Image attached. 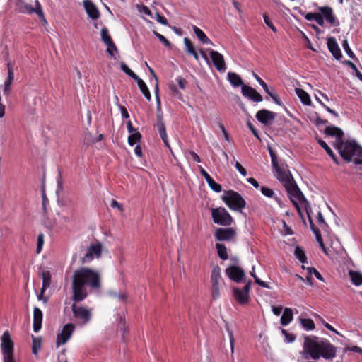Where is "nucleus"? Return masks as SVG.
<instances>
[{
  "instance_id": "e2e57ef3",
  "label": "nucleus",
  "mask_w": 362,
  "mask_h": 362,
  "mask_svg": "<svg viewBox=\"0 0 362 362\" xmlns=\"http://www.w3.org/2000/svg\"><path fill=\"white\" fill-rule=\"evenodd\" d=\"M235 167L242 175L245 176L247 175L246 170L238 162L235 163Z\"/></svg>"
},
{
  "instance_id": "ddd939ff",
  "label": "nucleus",
  "mask_w": 362,
  "mask_h": 362,
  "mask_svg": "<svg viewBox=\"0 0 362 362\" xmlns=\"http://www.w3.org/2000/svg\"><path fill=\"white\" fill-rule=\"evenodd\" d=\"M1 347L4 357L13 356V342L8 331H5L1 336Z\"/></svg>"
},
{
  "instance_id": "b1692460",
  "label": "nucleus",
  "mask_w": 362,
  "mask_h": 362,
  "mask_svg": "<svg viewBox=\"0 0 362 362\" xmlns=\"http://www.w3.org/2000/svg\"><path fill=\"white\" fill-rule=\"evenodd\" d=\"M83 5L87 14L91 19L96 20L99 18V11L91 1L85 0L83 1Z\"/></svg>"
},
{
  "instance_id": "c756f323",
  "label": "nucleus",
  "mask_w": 362,
  "mask_h": 362,
  "mask_svg": "<svg viewBox=\"0 0 362 362\" xmlns=\"http://www.w3.org/2000/svg\"><path fill=\"white\" fill-rule=\"evenodd\" d=\"M228 79L234 87H242L244 85L240 76L235 72H228Z\"/></svg>"
},
{
  "instance_id": "f257e3e1",
  "label": "nucleus",
  "mask_w": 362,
  "mask_h": 362,
  "mask_svg": "<svg viewBox=\"0 0 362 362\" xmlns=\"http://www.w3.org/2000/svg\"><path fill=\"white\" fill-rule=\"evenodd\" d=\"M269 152L271 156L272 165L275 170L276 178L283 184L291 201L298 210L299 214L301 215V211L298 204H304L305 208H307V205H308V201L296 185L290 171L288 170L287 165L278 163L277 156L270 147H269ZM306 211L308 214H309L308 209H306Z\"/></svg>"
},
{
  "instance_id": "412c9836",
  "label": "nucleus",
  "mask_w": 362,
  "mask_h": 362,
  "mask_svg": "<svg viewBox=\"0 0 362 362\" xmlns=\"http://www.w3.org/2000/svg\"><path fill=\"white\" fill-rule=\"evenodd\" d=\"M6 67L8 70V76L4 83L3 92L4 95L8 96L11 93V86L14 79L13 68L11 62H7Z\"/></svg>"
},
{
  "instance_id": "bf43d9fd",
  "label": "nucleus",
  "mask_w": 362,
  "mask_h": 362,
  "mask_svg": "<svg viewBox=\"0 0 362 362\" xmlns=\"http://www.w3.org/2000/svg\"><path fill=\"white\" fill-rule=\"evenodd\" d=\"M317 221L320 226L322 227V228L327 227V224L325 223V221L321 212H318L317 214Z\"/></svg>"
},
{
  "instance_id": "4d7b16f0",
  "label": "nucleus",
  "mask_w": 362,
  "mask_h": 362,
  "mask_svg": "<svg viewBox=\"0 0 362 362\" xmlns=\"http://www.w3.org/2000/svg\"><path fill=\"white\" fill-rule=\"evenodd\" d=\"M107 46V52L111 56V57H114L115 56V53H117V48L116 47V45H115V43L112 42V45H110V47L109 45H106Z\"/></svg>"
},
{
  "instance_id": "3c124183",
  "label": "nucleus",
  "mask_w": 362,
  "mask_h": 362,
  "mask_svg": "<svg viewBox=\"0 0 362 362\" xmlns=\"http://www.w3.org/2000/svg\"><path fill=\"white\" fill-rule=\"evenodd\" d=\"M315 238H316V240L317 241V243H319L320 245V247H321V249L322 250V251L326 254L327 255V248L325 247V244L323 243V240H322V236L320 235V232H315Z\"/></svg>"
},
{
  "instance_id": "6ab92c4d",
  "label": "nucleus",
  "mask_w": 362,
  "mask_h": 362,
  "mask_svg": "<svg viewBox=\"0 0 362 362\" xmlns=\"http://www.w3.org/2000/svg\"><path fill=\"white\" fill-rule=\"evenodd\" d=\"M241 90L244 97L253 102L259 103L263 100L262 96L255 88L249 86L243 85Z\"/></svg>"
},
{
  "instance_id": "a19ab883",
  "label": "nucleus",
  "mask_w": 362,
  "mask_h": 362,
  "mask_svg": "<svg viewBox=\"0 0 362 362\" xmlns=\"http://www.w3.org/2000/svg\"><path fill=\"white\" fill-rule=\"evenodd\" d=\"M141 139V134L139 132H135L134 134H131L128 137V143L130 146H134L137 142L140 141Z\"/></svg>"
},
{
  "instance_id": "423d86ee",
  "label": "nucleus",
  "mask_w": 362,
  "mask_h": 362,
  "mask_svg": "<svg viewBox=\"0 0 362 362\" xmlns=\"http://www.w3.org/2000/svg\"><path fill=\"white\" fill-rule=\"evenodd\" d=\"M313 342L311 336L305 337L303 346V350L300 351V357L298 358V362H305V360L310 358L313 360L319 359V355L317 351H315Z\"/></svg>"
},
{
  "instance_id": "a211bd4d",
  "label": "nucleus",
  "mask_w": 362,
  "mask_h": 362,
  "mask_svg": "<svg viewBox=\"0 0 362 362\" xmlns=\"http://www.w3.org/2000/svg\"><path fill=\"white\" fill-rule=\"evenodd\" d=\"M21 11L23 13H28V14L36 13L45 23H47V22L45 19V15L43 13L42 6L37 0L35 1V8H33L30 4H25L22 8Z\"/></svg>"
},
{
  "instance_id": "c03bdc74",
  "label": "nucleus",
  "mask_w": 362,
  "mask_h": 362,
  "mask_svg": "<svg viewBox=\"0 0 362 362\" xmlns=\"http://www.w3.org/2000/svg\"><path fill=\"white\" fill-rule=\"evenodd\" d=\"M120 68L125 74H127L132 78H137L138 76L136 74H134L124 62H121Z\"/></svg>"
},
{
  "instance_id": "8fccbe9b",
  "label": "nucleus",
  "mask_w": 362,
  "mask_h": 362,
  "mask_svg": "<svg viewBox=\"0 0 362 362\" xmlns=\"http://www.w3.org/2000/svg\"><path fill=\"white\" fill-rule=\"evenodd\" d=\"M281 333L285 337L286 341L288 343H291L295 341L296 336L292 333H288L286 329H281Z\"/></svg>"
},
{
  "instance_id": "c9c22d12",
  "label": "nucleus",
  "mask_w": 362,
  "mask_h": 362,
  "mask_svg": "<svg viewBox=\"0 0 362 362\" xmlns=\"http://www.w3.org/2000/svg\"><path fill=\"white\" fill-rule=\"evenodd\" d=\"M349 276L352 283L356 286L362 284V274L358 272L350 271Z\"/></svg>"
},
{
  "instance_id": "a18cd8bd",
  "label": "nucleus",
  "mask_w": 362,
  "mask_h": 362,
  "mask_svg": "<svg viewBox=\"0 0 362 362\" xmlns=\"http://www.w3.org/2000/svg\"><path fill=\"white\" fill-rule=\"evenodd\" d=\"M210 188L216 192H221L222 191V186L216 182L212 178L207 182Z\"/></svg>"
},
{
  "instance_id": "ea45409f",
  "label": "nucleus",
  "mask_w": 362,
  "mask_h": 362,
  "mask_svg": "<svg viewBox=\"0 0 362 362\" xmlns=\"http://www.w3.org/2000/svg\"><path fill=\"white\" fill-rule=\"evenodd\" d=\"M41 348V339L33 336L32 352L35 356H37L38 351Z\"/></svg>"
},
{
  "instance_id": "cd10ccee",
  "label": "nucleus",
  "mask_w": 362,
  "mask_h": 362,
  "mask_svg": "<svg viewBox=\"0 0 362 362\" xmlns=\"http://www.w3.org/2000/svg\"><path fill=\"white\" fill-rule=\"evenodd\" d=\"M184 44L185 47V51L187 52V53L189 55L193 56L195 60L199 61V55L192 41L189 38L185 37Z\"/></svg>"
},
{
  "instance_id": "9b49d317",
  "label": "nucleus",
  "mask_w": 362,
  "mask_h": 362,
  "mask_svg": "<svg viewBox=\"0 0 362 362\" xmlns=\"http://www.w3.org/2000/svg\"><path fill=\"white\" fill-rule=\"evenodd\" d=\"M251 281L247 282L243 289L238 288H233V296L236 301L240 304H245L249 300V292L251 288Z\"/></svg>"
},
{
  "instance_id": "a878e982",
  "label": "nucleus",
  "mask_w": 362,
  "mask_h": 362,
  "mask_svg": "<svg viewBox=\"0 0 362 362\" xmlns=\"http://www.w3.org/2000/svg\"><path fill=\"white\" fill-rule=\"evenodd\" d=\"M318 10L322 13L323 18H325L327 21L332 25H335L336 18L333 14L332 9L329 6H322L319 7Z\"/></svg>"
},
{
  "instance_id": "7c9ffc66",
  "label": "nucleus",
  "mask_w": 362,
  "mask_h": 362,
  "mask_svg": "<svg viewBox=\"0 0 362 362\" xmlns=\"http://www.w3.org/2000/svg\"><path fill=\"white\" fill-rule=\"evenodd\" d=\"M293 310L291 308H286L281 317V324L283 326L288 325L293 320Z\"/></svg>"
},
{
  "instance_id": "79ce46f5",
  "label": "nucleus",
  "mask_w": 362,
  "mask_h": 362,
  "mask_svg": "<svg viewBox=\"0 0 362 362\" xmlns=\"http://www.w3.org/2000/svg\"><path fill=\"white\" fill-rule=\"evenodd\" d=\"M294 254L301 263L306 262L307 257L304 251L298 246L296 247Z\"/></svg>"
},
{
  "instance_id": "473e14b6",
  "label": "nucleus",
  "mask_w": 362,
  "mask_h": 362,
  "mask_svg": "<svg viewBox=\"0 0 362 362\" xmlns=\"http://www.w3.org/2000/svg\"><path fill=\"white\" fill-rule=\"evenodd\" d=\"M296 93L302 103L306 105H310L311 100L310 95L304 90L301 88H296Z\"/></svg>"
},
{
  "instance_id": "7ed1b4c3",
  "label": "nucleus",
  "mask_w": 362,
  "mask_h": 362,
  "mask_svg": "<svg viewBox=\"0 0 362 362\" xmlns=\"http://www.w3.org/2000/svg\"><path fill=\"white\" fill-rule=\"evenodd\" d=\"M314 345L315 351L320 357L328 361H332L337 356V347L326 339H319L317 337L311 336Z\"/></svg>"
},
{
  "instance_id": "680f3d73",
  "label": "nucleus",
  "mask_w": 362,
  "mask_h": 362,
  "mask_svg": "<svg viewBox=\"0 0 362 362\" xmlns=\"http://www.w3.org/2000/svg\"><path fill=\"white\" fill-rule=\"evenodd\" d=\"M320 13H308L305 18L308 21H316L317 17L318 16Z\"/></svg>"
},
{
  "instance_id": "bb28decb",
  "label": "nucleus",
  "mask_w": 362,
  "mask_h": 362,
  "mask_svg": "<svg viewBox=\"0 0 362 362\" xmlns=\"http://www.w3.org/2000/svg\"><path fill=\"white\" fill-rule=\"evenodd\" d=\"M42 286L40 291V293L38 296V300H40L42 297L45 291L50 286L51 284V274L49 271H45L42 274Z\"/></svg>"
},
{
  "instance_id": "393cba45",
  "label": "nucleus",
  "mask_w": 362,
  "mask_h": 362,
  "mask_svg": "<svg viewBox=\"0 0 362 362\" xmlns=\"http://www.w3.org/2000/svg\"><path fill=\"white\" fill-rule=\"evenodd\" d=\"M42 312L37 307L33 309V330L35 332H39L42 327Z\"/></svg>"
},
{
  "instance_id": "dca6fc26",
  "label": "nucleus",
  "mask_w": 362,
  "mask_h": 362,
  "mask_svg": "<svg viewBox=\"0 0 362 362\" xmlns=\"http://www.w3.org/2000/svg\"><path fill=\"white\" fill-rule=\"evenodd\" d=\"M209 53L216 69L219 71H226V65L223 56L217 51H214L213 49H209Z\"/></svg>"
},
{
  "instance_id": "2eb2a0df",
  "label": "nucleus",
  "mask_w": 362,
  "mask_h": 362,
  "mask_svg": "<svg viewBox=\"0 0 362 362\" xmlns=\"http://www.w3.org/2000/svg\"><path fill=\"white\" fill-rule=\"evenodd\" d=\"M235 235L236 230L233 228H218L214 233V236L218 241H229Z\"/></svg>"
},
{
  "instance_id": "1a4fd4ad",
  "label": "nucleus",
  "mask_w": 362,
  "mask_h": 362,
  "mask_svg": "<svg viewBox=\"0 0 362 362\" xmlns=\"http://www.w3.org/2000/svg\"><path fill=\"white\" fill-rule=\"evenodd\" d=\"M221 280V268L218 266H215L211 274V293L214 300L218 299L220 296V281Z\"/></svg>"
},
{
  "instance_id": "5fc2aeb1",
  "label": "nucleus",
  "mask_w": 362,
  "mask_h": 362,
  "mask_svg": "<svg viewBox=\"0 0 362 362\" xmlns=\"http://www.w3.org/2000/svg\"><path fill=\"white\" fill-rule=\"evenodd\" d=\"M308 271L309 274H311V275H312V274H314V275H315V276L317 279H319V280H320V281H324V278L322 277V275L320 274V273L317 270H316L315 268H313V267H308Z\"/></svg>"
},
{
  "instance_id": "0e129e2a",
  "label": "nucleus",
  "mask_w": 362,
  "mask_h": 362,
  "mask_svg": "<svg viewBox=\"0 0 362 362\" xmlns=\"http://www.w3.org/2000/svg\"><path fill=\"white\" fill-rule=\"evenodd\" d=\"M199 170L201 175L205 178L206 182L212 178L202 166H199Z\"/></svg>"
},
{
  "instance_id": "de8ad7c7",
  "label": "nucleus",
  "mask_w": 362,
  "mask_h": 362,
  "mask_svg": "<svg viewBox=\"0 0 362 362\" xmlns=\"http://www.w3.org/2000/svg\"><path fill=\"white\" fill-rule=\"evenodd\" d=\"M253 76L258 81L259 85L263 88L264 91L267 94H270L271 91L269 90V89L267 85L266 84V83L258 75H257L255 73H253Z\"/></svg>"
},
{
  "instance_id": "4c0bfd02",
  "label": "nucleus",
  "mask_w": 362,
  "mask_h": 362,
  "mask_svg": "<svg viewBox=\"0 0 362 362\" xmlns=\"http://www.w3.org/2000/svg\"><path fill=\"white\" fill-rule=\"evenodd\" d=\"M108 295L111 298L117 300L119 302H122V303H124L126 302L127 296L125 293H118L115 291H110L108 292Z\"/></svg>"
},
{
  "instance_id": "13d9d810",
  "label": "nucleus",
  "mask_w": 362,
  "mask_h": 362,
  "mask_svg": "<svg viewBox=\"0 0 362 362\" xmlns=\"http://www.w3.org/2000/svg\"><path fill=\"white\" fill-rule=\"evenodd\" d=\"M156 21L162 25H168V20L163 16H161L159 13H156Z\"/></svg>"
},
{
  "instance_id": "6e6d98bb",
  "label": "nucleus",
  "mask_w": 362,
  "mask_h": 362,
  "mask_svg": "<svg viewBox=\"0 0 362 362\" xmlns=\"http://www.w3.org/2000/svg\"><path fill=\"white\" fill-rule=\"evenodd\" d=\"M261 192L265 197H272L274 194V191L272 189L267 187H262Z\"/></svg>"
},
{
  "instance_id": "f8f14e48",
  "label": "nucleus",
  "mask_w": 362,
  "mask_h": 362,
  "mask_svg": "<svg viewBox=\"0 0 362 362\" xmlns=\"http://www.w3.org/2000/svg\"><path fill=\"white\" fill-rule=\"evenodd\" d=\"M102 252V245L100 243H92L89 245L86 254L82 257V263L92 261L94 257L98 258Z\"/></svg>"
},
{
  "instance_id": "58836bf2",
  "label": "nucleus",
  "mask_w": 362,
  "mask_h": 362,
  "mask_svg": "<svg viewBox=\"0 0 362 362\" xmlns=\"http://www.w3.org/2000/svg\"><path fill=\"white\" fill-rule=\"evenodd\" d=\"M101 39L106 45H112V40L108 33V30L103 28L101 30Z\"/></svg>"
},
{
  "instance_id": "20e7f679",
  "label": "nucleus",
  "mask_w": 362,
  "mask_h": 362,
  "mask_svg": "<svg viewBox=\"0 0 362 362\" xmlns=\"http://www.w3.org/2000/svg\"><path fill=\"white\" fill-rule=\"evenodd\" d=\"M341 157L350 162L354 156H362V148L355 141H341L335 147Z\"/></svg>"
},
{
  "instance_id": "6e6552de",
  "label": "nucleus",
  "mask_w": 362,
  "mask_h": 362,
  "mask_svg": "<svg viewBox=\"0 0 362 362\" xmlns=\"http://www.w3.org/2000/svg\"><path fill=\"white\" fill-rule=\"evenodd\" d=\"M211 217L215 223L224 226H230L233 221L230 214L223 207L212 209Z\"/></svg>"
},
{
  "instance_id": "39448f33",
  "label": "nucleus",
  "mask_w": 362,
  "mask_h": 362,
  "mask_svg": "<svg viewBox=\"0 0 362 362\" xmlns=\"http://www.w3.org/2000/svg\"><path fill=\"white\" fill-rule=\"evenodd\" d=\"M222 200L232 210L241 211L245 207L246 202L238 192L228 190L225 191L222 196Z\"/></svg>"
},
{
  "instance_id": "f704fd0d",
  "label": "nucleus",
  "mask_w": 362,
  "mask_h": 362,
  "mask_svg": "<svg viewBox=\"0 0 362 362\" xmlns=\"http://www.w3.org/2000/svg\"><path fill=\"white\" fill-rule=\"evenodd\" d=\"M216 248L217 250V253L218 257L223 259L226 260L228 258V255L227 252V248L223 244L217 243L216 245Z\"/></svg>"
},
{
  "instance_id": "0eeeda50",
  "label": "nucleus",
  "mask_w": 362,
  "mask_h": 362,
  "mask_svg": "<svg viewBox=\"0 0 362 362\" xmlns=\"http://www.w3.org/2000/svg\"><path fill=\"white\" fill-rule=\"evenodd\" d=\"M71 311L74 317L78 320L81 325L88 323L92 317V309L81 305H77L76 302L71 305Z\"/></svg>"
},
{
  "instance_id": "09e8293b",
  "label": "nucleus",
  "mask_w": 362,
  "mask_h": 362,
  "mask_svg": "<svg viewBox=\"0 0 362 362\" xmlns=\"http://www.w3.org/2000/svg\"><path fill=\"white\" fill-rule=\"evenodd\" d=\"M153 34L165 47H171V43L163 35L156 31H153Z\"/></svg>"
},
{
  "instance_id": "e433bc0d",
  "label": "nucleus",
  "mask_w": 362,
  "mask_h": 362,
  "mask_svg": "<svg viewBox=\"0 0 362 362\" xmlns=\"http://www.w3.org/2000/svg\"><path fill=\"white\" fill-rule=\"evenodd\" d=\"M299 320L302 327L305 329L309 331L315 329V326L313 320L306 318H300Z\"/></svg>"
},
{
  "instance_id": "69168bd1",
  "label": "nucleus",
  "mask_w": 362,
  "mask_h": 362,
  "mask_svg": "<svg viewBox=\"0 0 362 362\" xmlns=\"http://www.w3.org/2000/svg\"><path fill=\"white\" fill-rule=\"evenodd\" d=\"M247 126L249 127L250 129L252 131L254 136L260 140V138H259L257 131L256 130V129L254 127V126L250 121L247 122Z\"/></svg>"
},
{
  "instance_id": "49530a36",
  "label": "nucleus",
  "mask_w": 362,
  "mask_h": 362,
  "mask_svg": "<svg viewBox=\"0 0 362 362\" xmlns=\"http://www.w3.org/2000/svg\"><path fill=\"white\" fill-rule=\"evenodd\" d=\"M342 47L344 48V51L346 52V53L347 54V55L350 58H351V59H355L356 58L355 54H354V52H352L351 48L349 47V45L347 40H344L343 41V42H342Z\"/></svg>"
},
{
  "instance_id": "864d4df0",
  "label": "nucleus",
  "mask_w": 362,
  "mask_h": 362,
  "mask_svg": "<svg viewBox=\"0 0 362 362\" xmlns=\"http://www.w3.org/2000/svg\"><path fill=\"white\" fill-rule=\"evenodd\" d=\"M43 243H44V235L42 233H40L37 236V248H36V252L37 254L41 252Z\"/></svg>"
},
{
  "instance_id": "f3484780",
  "label": "nucleus",
  "mask_w": 362,
  "mask_h": 362,
  "mask_svg": "<svg viewBox=\"0 0 362 362\" xmlns=\"http://www.w3.org/2000/svg\"><path fill=\"white\" fill-rule=\"evenodd\" d=\"M276 114L267 110H259L256 114L257 119L264 125H270L274 120Z\"/></svg>"
},
{
  "instance_id": "c85d7f7f",
  "label": "nucleus",
  "mask_w": 362,
  "mask_h": 362,
  "mask_svg": "<svg viewBox=\"0 0 362 362\" xmlns=\"http://www.w3.org/2000/svg\"><path fill=\"white\" fill-rule=\"evenodd\" d=\"M134 80L136 81L137 85H138L141 92L144 95V96L148 100H151V93H150L146 84L145 83V82L142 79H141L139 76H137V78H134Z\"/></svg>"
},
{
  "instance_id": "37998d69",
  "label": "nucleus",
  "mask_w": 362,
  "mask_h": 362,
  "mask_svg": "<svg viewBox=\"0 0 362 362\" xmlns=\"http://www.w3.org/2000/svg\"><path fill=\"white\" fill-rule=\"evenodd\" d=\"M250 275L254 278L255 279V281L257 284H258L259 286L263 287V288H270V286H269V284L263 281H262L260 279H259L256 274H255V266L252 267V271L250 272Z\"/></svg>"
},
{
  "instance_id": "f03ea898",
  "label": "nucleus",
  "mask_w": 362,
  "mask_h": 362,
  "mask_svg": "<svg viewBox=\"0 0 362 362\" xmlns=\"http://www.w3.org/2000/svg\"><path fill=\"white\" fill-rule=\"evenodd\" d=\"M87 287L90 291H99L101 288V279L98 272L82 267L76 270L72 276V300L79 303L85 300L88 296Z\"/></svg>"
},
{
  "instance_id": "72a5a7b5",
  "label": "nucleus",
  "mask_w": 362,
  "mask_h": 362,
  "mask_svg": "<svg viewBox=\"0 0 362 362\" xmlns=\"http://www.w3.org/2000/svg\"><path fill=\"white\" fill-rule=\"evenodd\" d=\"M318 144L320 145L322 148L325 149V151L327 152V153L332 158L333 161L337 164L339 165V160L336 155L333 153L332 149L329 147V146L327 144L325 141H324L322 139H318Z\"/></svg>"
},
{
  "instance_id": "4468645a",
  "label": "nucleus",
  "mask_w": 362,
  "mask_h": 362,
  "mask_svg": "<svg viewBox=\"0 0 362 362\" xmlns=\"http://www.w3.org/2000/svg\"><path fill=\"white\" fill-rule=\"evenodd\" d=\"M226 276L232 281L240 283L244 280L245 277V272L243 269L238 266L232 265L226 269Z\"/></svg>"
},
{
  "instance_id": "4be33fe9",
  "label": "nucleus",
  "mask_w": 362,
  "mask_h": 362,
  "mask_svg": "<svg viewBox=\"0 0 362 362\" xmlns=\"http://www.w3.org/2000/svg\"><path fill=\"white\" fill-rule=\"evenodd\" d=\"M325 134L331 136H335L336 141L334 144V146L336 147L337 144H339L341 141H343L344 132L343 131L335 126H328L325 129Z\"/></svg>"
},
{
  "instance_id": "603ef678",
  "label": "nucleus",
  "mask_w": 362,
  "mask_h": 362,
  "mask_svg": "<svg viewBox=\"0 0 362 362\" xmlns=\"http://www.w3.org/2000/svg\"><path fill=\"white\" fill-rule=\"evenodd\" d=\"M263 18H264V23H266V25L270 28V29L274 32V33H276L277 32V30L276 28V27L274 26V25L273 24V23L271 21V20L269 19V16L264 13L263 15Z\"/></svg>"
},
{
  "instance_id": "2f4dec72",
  "label": "nucleus",
  "mask_w": 362,
  "mask_h": 362,
  "mask_svg": "<svg viewBox=\"0 0 362 362\" xmlns=\"http://www.w3.org/2000/svg\"><path fill=\"white\" fill-rule=\"evenodd\" d=\"M193 31L196 35L197 37L199 40V41L203 44H211L212 45V42L209 39V37L205 35V33L198 27L193 25L192 26Z\"/></svg>"
},
{
  "instance_id": "338daca9",
  "label": "nucleus",
  "mask_w": 362,
  "mask_h": 362,
  "mask_svg": "<svg viewBox=\"0 0 362 362\" xmlns=\"http://www.w3.org/2000/svg\"><path fill=\"white\" fill-rule=\"evenodd\" d=\"M110 206L112 208H117L119 211H123V207L118 202H117L116 200L115 199H112L111 201V204H110Z\"/></svg>"
},
{
  "instance_id": "052dcab7",
  "label": "nucleus",
  "mask_w": 362,
  "mask_h": 362,
  "mask_svg": "<svg viewBox=\"0 0 362 362\" xmlns=\"http://www.w3.org/2000/svg\"><path fill=\"white\" fill-rule=\"evenodd\" d=\"M139 11L140 12L144 13L146 15H147L150 17H152V13L146 6L143 5V6H139Z\"/></svg>"
},
{
  "instance_id": "5701e85b",
  "label": "nucleus",
  "mask_w": 362,
  "mask_h": 362,
  "mask_svg": "<svg viewBox=\"0 0 362 362\" xmlns=\"http://www.w3.org/2000/svg\"><path fill=\"white\" fill-rule=\"evenodd\" d=\"M327 47L332 56L337 60L342 57L340 48L334 37L327 38Z\"/></svg>"
},
{
  "instance_id": "774afa93",
  "label": "nucleus",
  "mask_w": 362,
  "mask_h": 362,
  "mask_svg": "<svg viewBox=\"0 0 362 362\" xmlns=\"http://www.w3.org/2000/svg\"><path fill=\"white\" fill-rule=\"evenodd\" d=\"M176 80H177V81L178 83L179 87L181 89H185V85L187 83L186 80L182 78H181V77L177 78Z\"/></svg>"
},
{
  "instance_id": "9d476101",
  "label": "nucleus",
  "mask_w": 362,
  "mask_h": 362,
  "mask_svg": "<svg viewBox=\"0 0 362 362\" xmlns=\"http://www.w3.org/2000/svg\"><path fill=\"white\" fill-rule=\"evenodd\" d=\"M75 329V326L72 323L65 325L62 331L57 334L56 346L65 344L71 338Z\"/></svg>"
},
{
  "instance_id": "aec40b11",
  "label": "nucleus",
  "mask_w": 362,
  "mask_h": 362,
  "mask_svg": "<svg viewBox=\"0 0 362 362\" xmlns=\"http://www.w3.org/2000/svg\"><path fill=\"white\" fill-rule=\"evenodd\" d=\"M156 127L158 128L160 136L161 139L163 140L165 145L172 151L170 144L168 139V136L166 133L165 129V125L163 122V116L160 114L157 115V122H156ZM173 153V152H171Z\"/></svg>"
}]
</instances>
